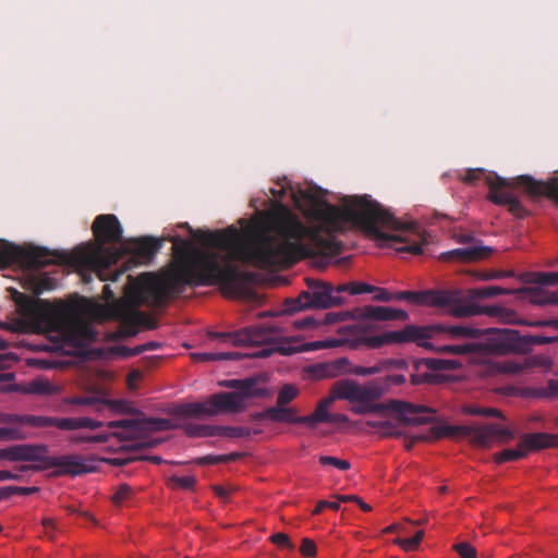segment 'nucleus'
<instances>
[{
  "label": "nucleus",
  "instance_id": "a18cd8bd",
  "mask_svg": "<svg viewBox=\"0 0 558 558\" xmlns=\"http://www.w3.org/2000/svg\"><path fill=\"white\" fill-rule=\"evenodd\" d=\"M526 450L524 447H521V440L518 444V448L515 449H505L495 454V461L497 463H504L508 461H515L522 459L526 456Z\"/></svg>",
  "mask_w": 558,
  "mask_h": 558
},
{
  "label": "nucleus",
  "instance_id": "a211bd4d",
  "mask_svg": "<svg viewBox=\"0 0 558 558\" xmlns=\"http://www.w3.org/2000/svg\"><path fill=\"white\" fill-rule=\"evenodd\" d=\"M130 444L122 445L121 449L125 453V457H117L108 459V462L116 466H121L129 464L133 461L137 460H149L156 464H160L162 462L161 457L153 456V457H143V456H136L135 452L144 449V448H151L155 447L157 444H159L158 440H141L140 438H136L135 440H129Z\"/></svg>",
  "mask_w": 558,
  "mask_h": 558
},
{
  "label": "nucleus",
  "instance_id": "58836bf2",
  "mask_svg": "<svg viewBox=\"0 0 558 558\" xmlns=\"http://www.w3.org/2000/svg\"><path fill=\"white\" fill-rule=\"evenodd\" d=\"M31 311L34 314L51 319L59 314V308L52 305L49 301L37 299L31 304Z\"/></svg>",
  "mask_w": 558,
  "mask_h": 558
},
{
  "label": "nucleus",
  "instance_id": "f8f14e48",
  "mask_svg": "<svg viewBox=\"0 0 558 558\" xmlns=\"http://www.w3.org/2000/svg\"><path fill=\"white\" fill-rule=\"evenodd\" d=\"M307 289L292 300L290 311H302L306 308H330L344 303L345 299L338 292V286L317 279H306Z\"/></svg>",
  "mask_w": 558,
  "mask_h": 558
},
{
  "label": "nucleus",
  "instance_id": "774afa93",
  "mask_svg": "<svg viewBox=\"0 0 558 558\" xmlns=\"http://www.w3.org/2000/svg\"><path fill=\"white\" fill-rule=\"evenodd\" d=\"M546 392L548 395V399L558 398V374L556 378H551L548 380L546 386Z\"/></svg>",
  "mask_w": 558,
  "mask_h": 558
},
{
  "label": "nucleus",
  "instance_id": "e2e57ef3",
  "mask_svg": "<svg viewBox=\"0 0 558 558\" xmlns=\"http://www.w3.org/2000/svg\"><path fill=\"white\" fill-rule=\"evenodd\" d=\"M514 274L512 271H483L477 275V278L481 280H492L504 277H512Z\"/></svg>",
  "mask_w": 558,
  "mask_h": 558
},
{
  "label": "nucleus",
  "instance_id": "393cba45",
  "mask_svg": "<svg viewBox=\"0 0 558 558\" xmlns=\"http://www.w3.org/2000/svg\"><path fill=\"white\" fill-rule=\"evenodd\" d=\"M347 359H338L332 362L318 363L308 367V373L315 379L333 378L345 372Z\"/></svg>",
  "mask_w": 558,
  "mask_h": 558
},
{
  "label": "nucleus",
  "instance_id": "69168bd1",
  "mask_svg": "<svg viewBox=\"0 0 558 558\" xmlns=\"http://www.w3.org/2000/svg\"><path fill=\"white\" fill-rule=\"evenodd\" d=\"M219 357H223L219 352L192 353V359L197 362L219 361Z\"/></svg>",
  "mask_w": 558,
  "mask_h": 558
},
{
  "label": "nucleus",
  "instance_id": "6e6552de",
  "mask_svg": "<svg viewBox=\"0 0 558 558\" xmlns=\"http://www.w3.org/2000/svg\"><path fill=\"white\" fill-rule=\"evenodd\" d=\"M112 408L121 413L135 414L136 417L117 420L107 423L108 428H121L120 432L111 433L120 441L135 440L141 438L145 432L168 430L172 427L168 418H147L144 413L135 410L132 404L125 400L116 401Z\"/></svg>",
  "mask_w": 558,
  "mask_h": 558
},
{
  "label": "nucleus",
  "instance_id": "423d86ee",
  "mask_svg": "<svg viewBox=\"0 0 558 558\" xmlns=\"http://www.w3.org/2000/svg\"><path fill=\"white\" fill-rule=\"evenodd\" d=\"M439 326L440 330L435 332V338L440 332H448L452 338L480 339L487 336L485 342H480L482 352L506 355L509 353H522V336L514 329H480L471 325L432 324Z\"/></svg>",
  "mask_w": 558,
  "mask_h": 558
},
{
  "label": "nucleus",
  "instance_id": "f257e3e1",
  "mask_svg": "<svg viewBox=\"0 0 558 558\" xmlns=\"http://www.w3.org/2000/svg\"><path fill=\"white\" fill-rule=\"evenodd\" d=\"M198 240L223 253L196 248L190 241L175 242L171 268L162 275L140 276L128 291V302L117 306V316L128 335H135L137 326L155 328V319L138 307H161L181 287L218 283L235 291L239 283L253 277L242 271L235 262L260 269L291 267L303 258L331 250V243L323 239L318 230L306 227L283 206L278 213L266 214L247 240L232 226L220 231H204Z\"/></svg>",
  "mask_w": 558,
  "mask_h": 558
},
{
  "label": "nucleus",
  "instance_id": "4c0bfd02",
  "mask_svg": "<svg viewBox=\"0 0 558 558\" xmlns=\"http://www.w3.org/2000/svg\"><path fill=\"white\" fill-rule=\"evenodd\" d=\"M366 425L371 428L377 429L383 437H399L401 432L398 430V426L391 420H374L367 421Z\"/></svg>",
  "mask_w": 558,
  "mask_h": 558
},
{
  "label": "nucleus",
  "instance_id": "b1692460",
  "mask_svg": "<svg viewBox=\"0 0 558 558\" xmlns=\"http://www.w3.org/2000/svg\"><path fill=\"white\" fill-rule=\"evenodd\" d=\"M521 447H524L526 453L546 448L558 447V434L530 433L521 437Z\"/></svg>",
  "mask_w": 558,
  "mask_h": 558
},
{
  "label": "nucleus",
  "instance_id": "79ce46f5",
  "mask_svg": "<svg viewBox=\"0 0 558 558\" xmlns=\"http://www.w3.org/2000/svg\"><path fill=\"white\" fill-rule=\"evenodd\" d=\"M331 413L328 412V409L317 404L314 413L304 416V424L314 428L318 423H329Z\"/></svg>",
  "mask_w": 558,
  "mask_h": 558
},
{
  "label": "nucleus",
  "instance_id": "aec40b11",
  "mask_svg": "<svg viewBox=\"0 0 558 558\" xmlns=\"http://www.w3.org/2000/svg\"><path fill=\"white\" fill-rule=\"evenodd\" d=\"M47 445L20 444L8 447L9 461L45 462Z\"/></svg>",
  "mask_w": 558,
  "mask_h": 558
},
{
  "label": "nucleus",
  "instance_id": "72a5a7b5",
  "mask_svg": "<svg viewBox=\"0 0 558 558\" xmlns=\"http://www.w3.org/2000/svg\"><path fill=\"white\" fill-rule=\"evenodd\" d=\"M457 293V299L448 305H444L442 307L449 306L451 307V313L456 317H471L478 315L477 304L475 303H468L462 304L460 303V291H453Z\"/></svg>",
  "mask_w": 558,
  "mask_h": 558
},
{
  "label": "nucleus",
  "instance_id": "7ed1b4c3",
  "mask_svg": "<svg viewBox=\"0 0 558 558\" xmlns=\"http://www.w3.org/2000/svg\"><path fill=\"white\" fill-rule=\"evenodd\" d=\"M92 230L95 243L77 246L71 253H57L60 264L75 267L84 281H90L92 274L101 281H117L121 271H111L110 267L121 257V253L111 251L106 244H117L122 241V227L116 215L102 214L95 218Z\"/></svg>",
  "mask_w": 558,
  "mask_h": 558
},
{
  "label": "nucleus",
  "instance_id": "ea45409f",
  "mask_svg": "<svg viewBox=\"0 0 558 558\" xmlns=\"http://www.w3.org/2000/svg\"><path fill=\"white\" fill-rule=\"evenodd\" d=\"M558 342V336L556 337H547V336H536V335H526L522 336V353L529 352L533 345H543Z\"/></svg>",
  "mask_w": 558,
  "mask_h": 558
},
{
  "label": "nucleus",
  "instance_id": "4468645a",
  "mask_svg": "<svg viewBox=\"0 0 558 558\" xmlns=\"http://www.w3.org/2000/svg\"><path fill=\"white\" fill-rule=\"evenodd\" d=\"M457 293L448 290L400 291L395 293L393 300L407 301L414 305L444 306L451 304Z\"/></svg>",
  "mask_w": 558,
  "mask_h": 558
},
{
  "label": "nucleus",
  "instance_id": "de8ad7c7",
  "mask_svg": "<svg viewBox=\"0 0 558 558\" xmlns=\"http://www.w3.org/2000/svg\"><path fill=\"white\" fill-rule=\"evenodd\" d=\"M299 395V389L291 385V384H286L284 386H282V388L280 389L279 393H278V397H277V401H276V405H284L287 407L290 402H292Z\"/></svg>",
  "mask_w": 558,
  "mask_h": 558
},
{
  "label": "nucleus",
  "instance_id": "2f4dec72",
  "mask_svg": "<svg viewBox=\"0 0 558 558\" xmlns=\"http://www.w3.org/2000/svg\"><path fill=\"white\" fill-rule=\"evenodd\" d=\"M65 423H66V417L32 415V414H26V418L24 420V425H28V426L37 427V428L53 426L63 432H65Z\"/></svg>",
  "mask_w": 558,
  "mask_h": 558
},
{
  "label": "nucleus",
  "instance_id": "c03bdc74",
  "mask_svg": "<svg viewBox=\"0 0 558 558\" xmlns=\"http://www.w3.org/2000/svg\"><path fill=\"white\" fill-rule=\"evenodd\" d=\"M111 436V433H99L96 435H71L69 436L68 440L72 445H80L84 442L104 444L107 442Z\"/></svg>",
  "mask_w": 558,
  "mask_h": 558
},
{
  "label": "nucleus",
  "instance_id": "9b49d317",
  "mask_svg": "<svg viewBox=\"0 0 558 558\" xmlns=\"http://www.w3.org/2000/svg\"><path fill=\"white\" fill-rule=\"evenodd\" d=\"M354 413H379L385 415L388 411L395 413L403 425H421L433 421L435 410L426 405H417L401 400H390L386 403L365 402L354 407Z\"/></svg>",
  "mask_w": 558,
  "mask_h": 558
},
{
  "label": "nucleus",
  "instance_id": "5fc2aeb1",
  "mask_svg": "<svg viewBox=\"0 0 558 558\" xmlns=\"http://www.w3.org/2000/svg\"><path fill=\"white\" fill-rule=\"evenodd\" d=\"M453 548L461 558H477L476 549L466 542L456 544Z\"/></svg>",
  "mask_w": 558,
  "mask_h": 558
},
{
  "label": "nucleus",
  "instance_id": "c756f323",
  "mask_svg": "<svg viewBox=\"0 0 558 558\" xmlns=\"http://www.w3.org/2000/svg\"><path fill=\"white\" fill-rule=\"evenodd\" d=\"M56 286V279L49 277L47 274L39 277L29 276L23 284L25 289L32 291L35 295H40L45 291L53 290Z\"/></svg>",
  "mask_w": 558,
  "mask_h": 558
},
{
  "label": "nucleus",
  "instance_id": "6e6d98bb",
  "mask_svg": "<svg viewBox=\"0 0 558 558\" xmlns=\"http://www.w3.org/2000/svg\"><path fill=\"white\" fill-rule=\"evenodd\" d=\"M348 318H355L353 316V311L351 312H338V313H327L324 318L325 325H331L338 322H344Z\"/></svg>",
  "mask_w": 558,
  "mask_h": 558
},
{
  "label": "nucleus",
  "instance_id": "f704fd0d",
  "mask_svg": "<svg viewBox=\"0 0 558 558\" xmlns=\"http://www.w3.org/2000/svg\"><path fill=\"white\" fill-rule=\"evenodd\" d=\"M383 392L384 388L375 381L368 383L364 386L359 385L357 402H372L380 398Z\"/></svg>",
  "mask_w": 558,
  "mask_h": 558
},
{
  "label": "nucleus",
  "instance_id": "0e129e2a",
  "mask_svg": "<svg viewBox=\"0 0 558 558\" xmlns=\"http://www.w3.org/2000/svg\"><path fill=\"white\" fill-rule=\"evenodd\" d=\"M300 551L305 557H314L316 555V545L310 538H303Z\"/></svg>",
  "mask_w": 558,
  "mask_h": 558
},
{
  "label": "nucleus",
  "instance_id": "5701e85b",
  "mask_svg": "<svg viewBox=\"0 0 558 558\" xmlns=\"http://www.w3.org/2000/svg\"><path fill=\"white\" fill-rule=\"evenodd\" d=\"M96 336L95 330L88 324L82 322L71 324L64 332L66 341L77 348L94 341Z\"/></svg>",
  "mask_w": 558,
  "mask_h": 558
},
{
  "label": "nucleus",
  "instance_id": "2eb2a0df",
  "mask_svg": "<svg viewBox=\"0 0 558 558\" xmlns=\"http://www.w3.org/2000/svg\"><path fill=\"white\" fill-rule=\"evenodd\" d=\"M270 331L264 327H246L234 332H214L211 338L230 339L234 345H256L268 340Z\"/></svg>",
  "mask_w": 558,
  "mask_h": 558
},
{
  "label": "nucleus",
  "instance_id": "dca6fc26",
  "mask_svg": "<svg viewBox=\"0 0 558 558\" xmlns=\"http://www.w3.org/2000/svg\"><path fill=\"white\" fill-rule=\"evenodd\" d=\"M353 316L359 319H372L376 322H407L409 319V314L404 310L379 305L356 307L353 310Z\"/></svg>",
  "mask_w": 558,
  "mask_h": 558
},
{
  "label": "nucleus",
  "instance_id": "39448f33",
  "mask_svg": "<svg viewBox=\"0 0 558 558\" xmlns=\"http://www.w3.org/2000/svg\"><path fill=\"white\" fill-rule=\"evenodd\" d=\"M482 175L489 187L488 199L496 205L508 206V210L518 218L527 215L514 189H522L531 197L547 196L558 203V177L548 181H538L529 174L513 178H502L497 174H486L483 169H470L462 177L466 183L474 184Z\"/></svg>",
  "mask_w": 558,
  "mask_h": 558
},
{
  "label": "nucleus",
  "instance_id": "864d4df0",
  "mask_svg": "<svg viewBox=\"0 0 558 558\" xmlns=\"http://www.w3.org/2000/svg\"><path fill=\"white\" fill-rule=\"evenodd\" d=\"M319 462L323 465H331L341 471H347L350 469L351 464L348 460H342L331 456H322L319 457Z\"/></svg>",
  "mask_w": 558,
  "mask_h": 558
},
{
  "label": "nucleus",
  "instance_id": "f03ea898",
  "mask_svg": "<svg viewBox=\"0 0 558 558\" xmlns=\"http://www.w3.org/2000/svg\"><path fill=\"white\" fill-rule=\"evenodd\" d=\"M320 229L328 234L357 227L376 240L400 243L397 252L420 255L426 242L413 223H402L369 195L344 196L342 206L323 203L316 209Z\"/></svg>",
  "mask_w": 558,
  "mask_h": 558
},
{
  "label": "nucleus",
  "instance_id": "20e7f679",
  "mask_svg": "<svg viewBox=\"0 0 558 558\" xmlns=\"http://www.w3.org/2000/svg\"><path fill=\"white\" fill-rule=\"evenodd\" d=\"M375 325L361 322L339 328V338L326 339L315 342L316 349L337 348L347 345L350 349L366 347L379 349L390 344H404L413 342L420 348H432L427 340L441 329L439 326H418L409 324L399 330L384 331L375 335Z\"/></svg>",
  "mask_w": 558,
  "mask_h": 558
},
{
  "label": "nucleus",
  "instance_id": "6ab92c4d",
  "mask_svg": "<svg viewBox=\"0 0 558 558\" xmlns=\"http://www.w3.org/2000/svg\"><path fill=\"white\" fill-rule=\"evenodd\" d=\"M492 253L493 248L490 246L474 244L442 252L439 258L445 262L472 263L486 259Z\"/></svg>",
  "mask_w": 558,
  "mask_h": 558
},
{
  "label": "nucleus",
  "instance_id": "bb28decb",
  "mask_svg": "<svg viewBox=\"0 0 558 558\" xmlns=\"http://www.w3.org/2000/svg\"><path fill=\"white\" fill-rule=\"evenodd\" d=\"M517 293L523 292L529 294V300L535 305H558V292H550L541 288H522L517 289Z\"/></svg>",
  "mask_w": 558,
  "mask_h": 558
},
{
  "label": "nucleus",
  "instance_id": "4d7b16f0",
  "mask_svg": "<svg viewBox=\"0 0 558 558\" xmlns=\"http://www.w3.org/2000/svg\"><path fill=\"white\" fill-rule=\"evenodd\" d=\"M270 541L281 547V548H288V549H293L294 548V545L292 544V542L290 541L289 536L284 533H276V534H272L270 536Z\"/></svg>",
  "mask_w": 558,
  "mask_h": 558
},
{
  "label": "nucleus",
  "instance_id": "e433bc0d",
  "mask_svg": "<svg viewBox=\"0 0 558 558\" xmlns=\"http://www.w3.org/2000/svg\"><path fill=\"white\" fill-rule=\"evenodd\" d=\"M104 426V422L90 417H66L65 432L77 430L82 428L97 429Z\"/></svg>",
  "mask_w": 558,
  "mask_h": 558
},
{
  "label": "nucleus",
  "instance_id": "7c9ffc66",
  "mask_svg": "<svg viewBox=\"0 0 558 558\" xmlns=\"http://www.w3.org/2000/svg\"><path fill=\"white\" fill-rule=\"evenodd\" d=\"M359 384L350 379L337 380L332 385V393L340 400L357 402Z\"/></svg>",
  "mask_w": 558,
  "mask_h": 558
},
{
  "label": "nucleus",
  "instance_id": "0eeeda50",
  "mask_svg": "<svg viewBox=\"0 0 558 558\" xmlns=\"http://www.w3.org/2000/svg\"><path fill=\"white\" fill-rule=\"evenodd\" d=\"M470 437L471 441L480 447H489L495 440L507 442L513 438V433L506 426L486 424L483 426L449 425L439 423L430 427L429 434H420L414 437L416 441H429L441 438Z\"/></svg>",
  "mask_w": 558,
  "mask_h": 558
},
{
  "label": "nucleus",
  "instance_id": "bf43d9fd",
  "mask_svg": "<svg viewBox=\"0 0 558 558\" xmlns=\"http://www.w3.org/2000/svg\"><path fill=\"white\" fill-rule=\"evenodd\" d=\"M383 369L381 362L377 363L374 366L365 367V366H356L353 373L357 376H368L380 373Z\"/></svg>",
  "mask_w": 558,
  "mask_h": 558
},
{
  "label": "nucleus",
  "instance_id": "603ef678",
  "mask_svg": "<svg viewBox=\"0 0 558 558\" xmlns=\"http://www.w3.org/2000/svg\"><path fill=\"white\" fill-rule=\"evenodd\" d=\"M464 413L470 415H481V416H492V417H500L504 418L502 413L498 409L494 408H480L474 405H469L464 408Z\"/></svg>",
  "mask_w": 558,
  "mask_h": 558
},
{
  "label": "nucleus",
  "instance_id": "4be33fe9",
  "mask_svg": "<svg viewBox=\"0 0 558 558\" xmlns=\"http://www.w3.org/2000/svg\"><path fill=\"white\" fill-rule=\"evenodd\" d=\"M413 367L417 373L411 375L412 385L433 384L437 377L430 372L441 371L440 359H417L413 362Z\"/></svg>",
  "mask_w": 558,
  "mask_h": 558
},
{
  "label": "nucleus",
  "instance_id": "c85d7f7f",
  "mask_svg": "<svg viewBox=\"0 0 558 558\" xmlns=\"http://www.w3.org/2000/svg\"><path fill=\"white\" fill-rule=\"evenodd\" d=\"M515 289H506L497 286L472 288L466 290L465 298L470 301L489 299L496 295L515 294Z\"/></svg>",
  "mask_w": 558,
  "mask_h": 558
},
{
  "label": "nucleus",
  "instance_id": "a19ab883",
  "mask_svg": "<svg viewBox=\"0 0 558 558\" xmlns=\"http://www.w3.org/2000/svg\"><path fill=\"white\" fill-rule=\"evenodd\" d=\"M375 290L376 287L364 282H349L338 286V292H341V295H343V293H349L351 295L373 293Z\"/></svg>",
  "mask_w": 558,
  "mask_h": 558
},
{
  "label": "nucleus",
  "instance_id": "412c9836",
  "mask_svg": "<svg viewBox=\"0 0 558 558\" xmlns=\"http://www.w3.org/2000/svg\"><path fill=\"white\" fill-rule=\"evenodd\" d=\"M450 338L448 332H440L435 338H429L427 341L432 343V348H425L426 350L436 351L442 354H452V355H469L473 353H482V344L480 342H468L463 344H444L436 347L435 341Z\"/></svg>",
  "mask_w": 558,
  "mask_h": 558
},
{
  "label": "nucleus",
  "instance_id": "680f3d73",
  "mask_svg": "<svg viewBox=\"0 0 558 558\" xmlns=\"http://www.w3.org/2000/svg\"><path fill=\"white\" fill-rule=\"evenodd\" d=\"M131 492H132V489L129 485H126V484L120 485L118 490L112 496L113 502L114 504L123 502L125 499L129 498V496L131 495Z\"/></svg>",
  "mask_w": 558,
  "mask_h": 558
},
{
  "label": "nucleus",
  "instance_id": "338daca9",
  "mask_svg": "<svg viewBox=\"0 0 558 558\" xmlns=\"http://www.w3.org/2000/svg\"><path fill=\"white\" fill-rule=\"evenodd\" d=\"M374 300L378 302H390L393 301L395 293H390L388 290L384 288H376L374 291Z\"/></svg>",
  "mask_w": 558,
  "mask_h": 558
},
{
  "label": "nucleus",
  "instance_id": "09e8293b",
  "mask_svg": "<svg viewBox=\"0 0 558 558\" xmlns=\"http://www.w3.org/2000/svg\"><path fill=\"white\" fill-rule=\"evenodd\" d=\"M251 432L246 427L218 426L216 425V436H226L229 438H241L250 436Z\"/></svg>",
  "mask_w": 558,
  "mask_h": 558
},
{
  "label": "nucleus",
  "instance_id": "ddd939ff",
  "mask_svg": "<svg viewBox=\"0 0 558 558\" xmlns=\"http://www.w3.org/2000/svg\"><path fill=\"white\" fill-rule=\"evenodd\" d=\"M95 459L85 458L81 454H64L59 457L45 456L44 464H22L19 470L21 472H39L47 469L56 468L57 475L77 476L92 473L96 470L93 464Z\"/></svg>",
  "mask_w": 558,
  "mask_h": 558
},
{
  "label": "nucleus",
  "instance_id": "473e14b6",
  "mask_svg": "<svg viewBox=\"0 0 558 558\" xmlns=\"http://www.w3.org/2000/svg\"><path fill=\"white\" fill-rule=\"evenodd\" d=\"M478 315L485 314L490 317H498L504 323H513L517 313L500 305H478Z\"/></svg>",
  "mask_w": 558,
  "mask_h": 558
},
{
  "label": "nucleus",
  "instance_id": "9d476101",
  "mask_svg": "<svg viewBox=\"0 0 558 558\" xmlns=\"http://www.w3.org/2000/svg\"><path fill=\"white\" fill-rule=\"evenodd\" d=\"M221 385L234 389V391L218 392L210 397L215 415L226 412H241L246 408L248 399L266 395L265 389L257 386V380L254 377L225 380Z\"/></svg>",
  "mask_w": 558,
  "mask_h": 558
},
{
  "label": "nucleus",
  "instance_id": "c9c22d12",
  "mask_svg": "<svg viewBox=\"0 0 558 558\" xmlns=\"http://www.w3.org/2000/svg\"><path fill=\"white\" fill-rule=\"evenodd\" d=\"M181 428L189 437H214L216 436V425L184 423Z\"/></svg>",
  "mask_w": 558,
  "mask_h": 558
},
{
  "label": "nucleus",
  "instance_id": "13d9d810",
  "mask_svg": "<svg viewBox=\"0 0 558 558\" xmlns=\"http://www.w3.org/2000/svg\"><path fill=\"white\" fill-rule=\"evenodd\" d=\"M522 395L527 398H547L546 387H526L523 389Z\"/></svg>",
  "mask_w": 558,
  "mask_h": 558
},
{
  "label": "nucleus",
  "instance_id": "1a4fd4ad",
  "mask_svg": "<svg viewBox=\"0 0 558 558\" xmlns=\"http://www.w3.org/2000/svg\"><path fill=\"white\" fill-rule=\"evenodd\" d=\"M57 253L40 246H20L0 240V269L19 266L27 270H39L50 264H60Z\"/></svg>",
  "mask_w": 558,
  "mask_h": 558
},
{
  "label": "nucleus",
  "instance_id": "37998d69",
  "mask_svg": "<svg viewBox=\"0 0 558 558\" xmlns=\"http://www.w3.org/2000/svg\"><path fill=\"white\" fill-rule=\"evenodd\" d=\"M25 393L38 395V396H50L54 392V387L47 380H33L23 390Z\"/></svg>",
  "mask_w": 558,
  "mask_h": 558
},
{
  "label": "nucleus",
  "instance_id": "3c124183",
  "mask_svg": "<svg viewBox=\"0 0 558 558\" xmlns=\"http://www.w3.org/2000/svg\"><path fill=\"white\" fill-rule=\"evenodd\" d=\"M531 282L543 286H558V271L556 272H534Z\"/></svg>",
  "mask_w": 558,
  "mask_h": 558
},
{
  "label": "nucleus",
  "instance_id": "a878e982",
  "mask_svg": "<svg viewBox=\"0 0 558 558\" xmlns=\"http://www.w3.org/2000/svg\"><path fill=\"white\" fill-rule=\"evenodd\" d=\"M266 415L269 416V421L276 423L304 424V416L298 415L294 408L274 405L266 409Z\"/></svg>",
  "mask_w": 558,
  "mask_h": 558
},
{
  "label": "nucleus",
  "instance_id": "8fccbe9b",
  "mask_svg": "<svg viewBox=\"0 0 558 558\" xmlns=\"http://www.w3.org/2000/svg\"><path fill=\"white\" fill-rule=\"evenodd\" d=\"M423 537H424V531L420 530L412 537L398 538V539H396V543L399 546H401L404 550L411 551V550H415L418 547Z\"/></svg>",
  "mask_w": 558,
  "mask_h": 558
},
{
  "label": "nucleus",
  "instance_id": "49530a36",
  "mask_svg": "<svg viewBox=\"0 0 558 558\" xmlns=\"http://www.w3.org/2000/svg\"><path fill=\"white\" fill-rule=\"evenodd\" d=\"M196 484V478L193 475L178 476L172 475L168 480V486L172 489H186L192 490Z\"/></svg>",
  "mask_w": 558,
  "mask_h": 558
},
{
  "label": "nucleus",
  "instance_id": "f3484780",
  "mask_svg": "<svg viewBox=\"0 0 558 558\" xmlns=\"http://www.w3.org/2000/svg\"><path fill=\"white\" fill-rule=\"evenodd\" d=\"M161 246V239L143 236L130 240L128 242L126 250L132 254L136 263L147 264L154 259Z\"/></svg>",
  "mask_w": 558,
  "mask_h": 558
},
{
  "label": "nucleus",
  "instance_id": "cd10ccee",
  "mask_svg": "<svg viewBox=\"0 0 558 558\" xmlns=\"http://www.w3.org/2000/svg\"><path fill=\"white\" fill-rule=\"evenodd\" d=\"M175 413L183 416H215L210 398L205 402H192L181 404L177 408Z\"/></svg>",
  "mask_w": 558,
  "mask_h": 558
},
{
  "label": "nucleus",
  "instance_id": "052dcab7",
  "mask_svg": "<svg viewBox=\"0 0 558 558\" xmlns=\"http://www.w3.org/2000/svg\"><path fill=\"white\" fill-rule=\"evenodd\" d=\"M23 435L17 428L1 427L0 439L19 440L23 439Z\"/></svg>",
  "mask_w": 558,
  "mask_h": 558
}]
</instances>
